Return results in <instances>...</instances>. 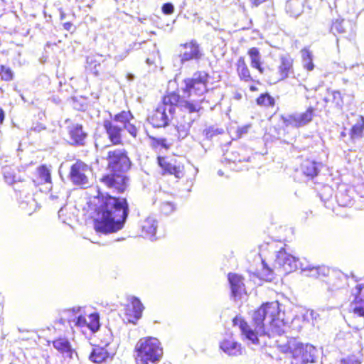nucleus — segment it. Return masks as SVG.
Masks as SVG:
<instances>
[{
  "mask_svg": "<svg viewBox=\"0 0 364 364\" xmlns=\"http://www.w3.org/2000/svg\"><path fill=\"white\" fill-rule=\"evenodd\" d=\"M280 310L278 302L262 304L252 314L253 330L244 320L235 317L232 322L238 325L241 333L253 344H259L258 336H267L274 339V343L279 350L284 353L291 354L292 364H306L316 362L318 352L311 344H304L295 338L284 335L289 326L279 318Z\"/></svg>",
  "mask_w": 364,
  "mask_h": 364,
  "instance_id": "1",
  "label": "nucleus"
},
{
  "mask_svg": "<svg viewBox=\"0 0 364 364\" xmlns=\"http://www.w3.org/2000/svg\"><path fill=\"white\" fill-rule=\"evenodd\" d=\"M95 230L97 232L107 235L117 232L124 228L129 208L125 198L99 191L95 204Z\"/></svg>",
  "mask_w": 364,
  "mask_h": 364,
  "instance_id": "2",
  "label": "nucleus"
},
{
  "mask_svg": "<svg viewBox=\"0 0 364 364\" xmlns=\"http://www.w3.org/2000/svg\"><path fill=\"white\" fill-rule=\"evenodd\" d=\"M207 81L208 74L205 72H197L193 74L192 77L183 80L181 87L183 99L180 97L177 106L178 105L181 111L187 113V114H185L186 119L195 122L200 118V112L203 109L201 104L204 99L190 100L186 98H189L192 92L198 96L203 95L207 91Z\"/></svg>",
  "mask_w": 364,
  "mask_h": 364,
  "instance_id": "3",
  "label": "nucleus"
},
{
  "mask_svg": "<svg viewBox=\"0 0 364 364\" xmlns=\"http://www.w3.org/2000/svg\"><path fill=\"white\" fill-rule=\"evenodd\" d=\"M136 364H158L164 354L160 341L154 337L142 338L135 346Z\"/></svg>",
  "mask_w": 364,
  "mask_h": 364,
  "instance_id": "4",
  "label": "nucleus"
},
{
  "mask_svg": "<svg viewBox=\"0 0 364 364\" xmlns=\"http://www.w3.org/2000/svg\"><path fill=\"white\" fill-rule=\"evenodd\" d=\"M180 95L172 92L163 97L162 104L159 105L148 120L154 127H167L176 112V107L179 102Z\"/></svg>",
  "mask_w": 364,
  "mask_h": 364,
  "instance_id": "5",
  "label": "nucleus"
},
{
  "mask_svg": "<svg viewBox=\"0 0 364 364\" xmlns=\"http://www.w3.org/2000/svg\"><path fill=\"white\" fill-rule=\"evenodd\" d=\"M105 159L107 161V169L111 172L126 174L131 168L132 161L124 149L108 151Z\"/></svg>",
  "mask_w": 364,
  "mask_h": 364,
  "instance_id": "6",
  "label": "nucleus"
},
{
  "mask_svg": "<svg viewBox=\"0 0 364 364\" xmlns=\"http://www.w3.org/2000/svg\"><path fill=\"white\" fill-rule=\"evenodd\" d=\"M129 181L127 175L111 171L100 178L101 183L113 194L124 193L129 186Z\"/></svg>",
  "mask_w": 364,
  "mask_h": 364,
  "instance_id": "7",
  "label": "nucleus"
},
{
  "mask_svg": "<svg viewBox=\"0 0 364 364\" xmlns=\"http://www.w3.org/2000/svg\"><path fill=\"white\" fill-rule=\"evenodd\" d=\"M180 46L181 50L180 54L174 59V66H177L176 62H178V65L190 61L198 63L203 55V50L196 40H191Z\"/></svg>",
  "mask_w": 364,
  "mask_h": 364,
  "instance_id": "8",
  "label": "nucleus"
},
{
  "mask_svg": "<svg viewBox=\"0 0 364 364\" xmlns=\"http://www.w3.org/2000/svg\"><path fill=\"white\" fill-rule=\"evenodd\" d=\"M91 171L90 166L77 160L71 166L68 178L73 184L87 188L90 186L88 175Z\"/></svg>",
  "mask_w": 364,
  "mask_h": 364,
  "instance_id": "9",
  "label": "nucleus"
},
{
  "mask_svg": "<svg viewBox=\"0 0 364 364\" xmlns=\"http://www.w3.org/2000/svg\"><path fill=\"white\" fill-rule=\"evenodd\" d=\"M314 111V107H309L304 112L282 116V119L286 127L299 128L307 125L312 121Z\"/></svg>",
  "mask_w": 364,
  "mask_h": 364,
  "instance_id": "10",
  "label": "nucleus"
},
{
  "mask_svg": "<svg viewBox=\"0 0 364 364\" xmlns=\"http://www.w3.org/2000/svg\"><path fill=\"white\" fill-rule=\"evenodd\" d=\"M275 262L282 266L287 272L301 269V263L297 258L288 254L284 249H281L277 254Z\"/></svg>",
  "mask_w": 364,
  "mask_h": 364,
  "instance_id": "11",
  "label": "nucleus"
},
{
  "mask_svg": "<svg viewBox=\"0 0 364 364\" xmlns=\"http://www.w3.org/2000/svg\"><path fill=\"white\" fill-rule=\"evenodd\" d=\"M80 311V307L64 310L59 320L60 323L64 325L68 321L71 326L72 323L77 327L87 326V323L85 318L82 315L77 316Z\"/></svg>",
  "mask_w": 364,
  "mask_h": 364,
  "instance_id": "12",
  "label": "nucleus"
},
{
  "mask_svg": "<svg viewBox=\"0 0 364 364\" xmlns=\"http://www.w3.org/2000/svg\"><path fill=\"white\" fill-rule=\"evenodd\" d=\"M364 284H357L353 289V295L355 297V304L351 306L354 316L360 318L364 321V299L362 296V290Z\"/></svg>",
  "mask_w": 364,
  "mask_h": 364,
  "instance_id": "13",
  "label": "nucleus"
},
{
  "mask_svg": "<svg viewBox=\"0 0 364 364\" xmlns=\"http://www.w3.org/2000/svg\"><path fill=\"white\" fill-rule=\"evenodd\" d=\"M103 127L112 144H122V128L121 127L114 124L113 122L109 119H105L103 122Z\"/></svg>",
  "mask_w": 364,
  "mask_h": 364,
  "instance_id": "14",
  "label": "nucleus"
},
{
  "mask_svg": "<svg viewBox=\"0 0 364 364\" xmlns=\"http://www.w3.org/2000/svg\"><path fill=\"white\" fill-rule=\"evenodd\" d=\"M70 139V144L75 146H83L87 134L83 131V127L79 124H73L68 127Z\"/></svg>",
  "mask_w": 364,
  "mask_h": 364,
  "instance_id": "15",
  "label": "nucleus"
},
{
  "mask_svg": "<svg viewBox=\"0 0 364 364\" xmlns=\"http://www.w3.org/2000/svg\"><path fill=\"white\" fill-rule=\"evenodd\" d=\"M3 174L5 178V181L9 184L15 183L16 187H14V190L16 191H19V198L23 199V198L26 199L25 200H22V202L26 203V204H30L31 202H35V200L32 198V196L26 191L25 188L22 190H18L20 188L18 183H16L15 176L11 171V168L9 167H5L3 168Z\"/></svg>",
  "mask_w": 364,
  "mask_h": 364,
  "instance_id": "16",
  "label": "nucleus"
},
{
  "mask_svg": "<svg viewBox=\"0 0 364 364\" xmlns=\"http://www.w3.org/2000/svg\"><path fill=\"white\" fill-rule=\"evenodd\" d=\"M158 164L164 171V173L173 174L178 178H181L183 175V167L180 165H177L176 161L172 163L169 161L167 158L159 156Z\"/></svg>",
  "mask_w": 364,
  "mask_h": 364,
  "instance_id": "17",
  "label": "nucleus"
},
{
  "mask_svg": "<svg viewBox=\"0 0 364 364\" xmlns=\"http://www.w3.org/2000/svg\"><path fill=\"white\" fill-rule=\"evenodd\" d=\"M157 227L156 220L154 217H148L141 223L142 237L151 241L157 240L156 236Z\"/></svg>",
  "mask_w": 364,
  "mask_h": 364,
  "instance_id": "18",
  "label": "nucleus"
},
{
  "mask_svg": "<svg viewBox=\"0 0 364 364\" xmlns=\"http://www.w3.org/2000/svg\"><path fill=\"white\" fill-rule=\"evenodd\" d=\"M322 164L311 160H306L301 165V172L308 179H313L318 176Z\"/></svg>",
  "mask_w": 364,
  "mask_h": 364,
  "instance_id": "19",
  "label": "nucleus"
},
{
  "mask_svg": "<svg viewBox=\"0 0 364 364\" xmlns=\"http://www.w3.org/2000/svg\"><path fill=\"white\" fill-rule=\"evenodd\" d=\"M302 272H306V276L314 278L322 279L326 277L330 274V269L326 266H312L310 264H301Z\"/></svg>",
  "mask_w": 364,
  "mask_h": 364,
  "instance_id": "20",
  "label": "nucleus"
},
{
  "mask_svg": "<svg viewBox=\"0 0 364 364\" xmlns=\"http://www.w3.org/2000/svg\"><path fill=\"white\" fill-rule=\"evenodd\" d=\"M53 346L64 357L73 358L75 350L72 348L70 342L66 338H58L53 341Z\"/></svg>",
  "mask_w": 364,
  "mask_h": 364,
  "instance_id": "21",
  "label": "nucleus"
},
{
  "mask_svg": "<svg viewBox=\"0 0 364 364\" xmlns=\"http://www.w3.org/2000/svg\"><path fill=\"white\" fill-rule=\"evenodd\" d=\"M220 349L229 355H239L242 354L241 345L232 338H225L220 343Z\"/></svg>",
  "mask_w": 364,
  "mask_h": 364,
  "instance_id": "22",
  "label": "nucleus"
},
{
  "mask_svg": "<svg viewBox=\"0 0 364 364\" xmlns=\"http://www.w3.org/2000/svg\"><path fill=\"white\" fill-rule=\"evenodd\" d=\"M228 282L230 285L232 296L235 298L240 296L244 289L242 277L235 273H229Z\"/></svg>",
  "mask_w": 364,
  "mask_h": 364,
  "instance_id": "23",
  "label": "nucleus"
},
{
  "mask_svg": "<svg viewBox=\"0 0 364 364\" xmlns=\"http://www.w3.org/2000/svg\"><path fill=\"white\" fill-rule=\"evenodd\" d=\"M281 63L279 66V80H282L289 76L292 70V60L288 56L282 55L281 57Z\"/></svg>",
  "mask_w": 364,
  "mask_h": 364,
  "instance_id": "24",
  "label": "nucleus"
},
{
  "mask_svg": "<svg viewBox=\"0 0 364 364\" xmlns=\"http://www.w3.org/2000/svg\"><path fill=\"white\" fill-rule=\"evenodd\" d=\"M285 8L291 16L297 18L303 12L304 2L301 0H289L286 3Z\"/></svg>",
  "mask_w": 364,
  "mask_h": 364,
  "instance_id": "25",
  "label": "nucleus"
},
{
  "mask_svg": "<svg viewBox=\"0 0 364 364\" xmlns=\"http://www.w3.org/2000/svg\"><path fill=\"white\" fill-rule=\"evenodd\" d=\"M364 132V117L360 116L356 123L350 130V139L353 142L363 138Z\"/></svg>",
  "mask_w": 364,
  "mask_h": 364,
  "instance_id": "26",
  "label": "nucleus"
},
{
  "mask_svg": "<svg viewBox=\"0 0 364 364\" xmlns=\"http://www.w3.org/2000/svg\"><path fill=\"white\" fill-rule=\"evenodd\" d=\"M193 122L194 121L192 119H186V115L183 114L182 120L178 122L176 125L178 138L184 139L188 135L190 129Z\"/></svg>",
  "mask_w": 364,
  "mask_h": 364,
  "instance_id": "27",
  "label": "nucleus"
},
{
  "mask_svg": "<svg viewBox=\"0 0 364 364\" xmlns=\"http://www.w3.org/2000/svg\"><path fill=\"white\" fill-rule=\"evenodd\" d=\"M109 357V353L103 348L96 347L93 348L90 355L89 359L95 363H102L105 361Z\"/></svg>",
  "mask_w": 364,
  "mask_h": 364,
  "instance_id": "28",
  "label": "nucleus"
},
{
  "mask_svg": "<svg viewBox=\"0 0 364 364\" xmlns=\"http://www.w3.org/2000/svg\"><path fill=\"white\" fill-rule=\"evenodd\" d=\"M349 190H339L336 193L337 203L340 206L348 207L353 204V198Z\"/></svg>",
  "mask_w": 364,
  "mask_h": 364,
  "instance_id": "29",
  "label": "nucleus"
},
{
  "mask_svg": "<svg viewBox=\"0 0 364 364\" xmlns=\"http://www.w3.org/2000/svg\"><path fill=\"white\" fill-rule=\"evenodd\" d=\"M132 306L134 311V316L133 319H129V322L136 324V321L141 318L144 307L141 301L136 297L132 298Z\"/></svg>",
  "mask_w": 364,
  "mask_h": 364,
  "instance_id": "30",
  "label": "nucleus"
},
{
  "mask_svg": "<svg viewBox=\"0 0 364 364\" xmlns=\"http://www.w3.org/2000/svg\"><path fill=\"white\" fill-rule=\"evenodd\" d=\"M248 55L251 59V66L259 70L260 73H264V68L261 67L260 63V54L259 51L257 48H251L248 50Z\"/></svg>",
  "mask_w": 364,
  "mask_h": 364,
  "instance_id": "31",
  "label": "nucleus"
},
{
  "mask_svg": "<svg viewBox=\"0 0 364 364\" xmlns=\"http://www.w3.org/2000/svg\"><path fill=\"white\" fill-rule=\"evenodd\" d=\"M237 72L241 79L250 81L251 75L243 58H240L237 62Z\"/></svg>",
  "mask_w": 364,
  "mask_h": 364,
  "instance_id": "32",
  "label": "nucleus"
},
{
  "mask_svg": "<svg viewBox=\"0 0 364 364\" xmlns=\"http://www.w3.org/2000/svg\"><path fill=\"white\" fill-rule=\"evenodd\" d=\"M37 173L42 183H51L50 172L46 166H39L37 169Z\"/></svg>",
  "mask_w": 364,
  "mask_h": 364,
  "instance_id": "33",
  "label": "nucleus"
},
{
  "mask_svg": "<svg viewBox=\"0 0 364 364\" xmlns=\"http://www.w3.org/2000/svg\"><path fill=\"white\" fill-rule=\"evenodd\" d=\"M330 94L331 97V103L335 105L338 109H342L343 106V95L339 91L331 90Z\"/></svg>",
  "mask_w": 364,
  "mask_h": 364,
  "instance_id": "34",
  "label": "nucleus"
},
{
  "mask_svg": "<svg viewBox=\"0 0 364 364\" xmlns=\"http://www.w3.org/2000/svg\"><path fill=\"white\" fill-rule=\"evenodd\" d=\"M133 119L132 114L128 111H122L121 112L115 114L113 117L114 122L123 124V126Z\"/></svg>",
  "mask_w": 364,
  "mask_h": 364,
  "instance_id": "35",
  "label": "nucleus"
},
{
  "mask_svg": "<svg viewBox=\"0 0 364 364\" xmlns=\"http://www.w3.org/2000/svg\"><path fill=\"white\" fill-rule=\"evenodd\" d=\"M257 103L259 105L273 106L274 105V99L269 94H262L257 99Z\"/></svg>",
  "mask_w": 364,
  "mask_h": 364,
  "instance_id": "36",
  "label": "nucleus"
},
{
  "mask_svg": "<svg viewBox=\"0 0 364 364\" xmlns=\"http://www.w3.org/2000/svg\"><path fill=\"white\" fill-rule=\"evenodd\" d=\"M344 20L343 19H336L334 21L331 26V31L334 34L337 33H343L346 32V27L344 26Z\"/></svg>",
  "mask_w": 364,
  "mask_h": 364,
  "instance_id": "37",
  "label": "nucleus"
},
{
  "mask_svg": "<svg viewBox=\"0 0 364 364\" xmlns=\"http://www.w3.org/2000/svg\"><path fill=\"white\" fill-rule=\"evenodd\" d=\"M304 67L308 70H312L314 65L312 62L311 55L309 51H302Z\"/></svg>",
  "mask_w": 364,
  "mask_h": 364,
  "instance_id": "38",
  "label": "nucleus"
},
{
  "mask_svg": "<svg viewBox=\"0 0 364 364\" xmlns=\"http://www.w3.org/2000/svg\"><path fill=\"white\" fill-rule=\"evenodd\" d=\"M151 139V144L154 148L163 147L168 149V146L166 144V139L165 138H157L154 136H149Z\"/></svg>",
  "mask_w": 364,
  "mask_h": 364,
  "instance_id": "39",
  "label": "nucleus"
},
{
  "mask_svg": "<svg viewBox=\"0 0 364 364\" xmlns=\"http://www.w3.org/2000/svg\"><path fill=\"white\" fill-rule=\"evenodd\" d=\"M0 75L3 80L10 81L13 79L12 70L6 66L2 65L1 67Z\"/></svg>",
  "mask_w": 364,
  "mask_h": 364,
  "instance_id": "40",
  "label": "nucleus"
},
{
  "mask_svg": "<svg viewBox=\"0 0 364 364\" xmlns=\"http://www.w3.org/2000/svg\"><path fill=\"white\" fill-rule=\"evenodd\" d=\"M91 321L87 323V326L92 331L96 332L100 328L99 317L97 314H92L90 316Z\"/></svg>",
  "mask_w": 364,
  "mask_h": 364,
  "instance_id": "41",
  "label": "nucleus"
},
{
  "mask_svg": "<svg viewBox=\"0 0 364 364\" xmlns=\"http://www.w3.org/2000/svg\"><path fill=\"white\" fill-rule=\"evenodd\" d=\"M160 210L163 214L168 215L174 210V207L173 203L166 201L161 204Z\"/></svg>",
  "mask_w": 364,
  "mask_h": 364,
  "instance_id": "42",
  "label": "nucleus"
},
{
  "mask_svg": "<svg viewBox=\"0 0 364 364\" xmlns=\"http://www.w3.org/2000/svg\"><path fill=\"white\" fill-rule=\"evenodd\" d=\"M203 135L208 139H211L214 136L218 134L220 132H218V128H215L214 127H209L208 128L203 130Z\"/></svg>",
  "mask_w": 364,
  "mask_h": 364,
  "instance_id": "43",
  "label": "nucleus"
},
{
  "mask_svg": "<svg viewBox=\"0 0 364 364\" xmlns=\"http://www.w3.org/2000/svg\"><path fill=\"white\" fill-rule=\"evenodd\" d=\"M225 159L232 163L242 162L245 160V158H242L237 152H232L231 153V155H227Z\"/></svg>",
  "mask_w": 364,
  "mask_h": 364,
  "instance_id": "44",
  "label": "nucleus"
},
{
  "mask_svg": "<svg viewBox=\"0 0 364 364\" xmlns=\"http://www.w3.org/2000/svg\"><path fill=\"white\" fill-rule=\"evenodd\" d=\"M263 269L262 273V278L267 281H270L272 279V270L267 267V265L263 262Z\"/></svg>",
  "mask_w": 364,
  "mask_h": 364,
  "instance_id": "45",
  "label": "nucleus"
},
{
  "mask_svg": "<svg viewBox=\"0 0 364 364\" xmlns=\"http://www.w3.org/2000/svg\"><path fill=\"white\" fill-rule=\"evenodd\" d=\"M124 128L134 137H136L138 133V129L135 125L132 124L130 121L124 125Z\"/></svg>",
  "mask_w": 364,
  "mask_h": 364,
  "instance_id": "46",
  "label": "nucleus"
},
{
  "mask_svg": "<svg viewBox=\"0 0 364 364\" xmlns=\"http://www.w3.org/2000/svg\"><path fill=\"white\" fill-rule=\"evenodd\" d=\"M174 6L172 3H170V2H167V3H165L163 4L162 7H161V10H162V12L165 14V15H171L173 13L174 11Z\"/></svg>",
  "mask_w": 364,
  "mask_h": 364,
  "instance_id": "47",
  "label": "nucleus"
},
{
  "mask_svg": "<svg viewBox=\"0 0 364 364\" xmlns=\"http://www.w3.org/2000/svg\"><path fill=\"white\" fill-rule=\"evenodd\" d=\"M340 364H360V362L355 357H348L341 359Z\"/></svg>",
  "mask_w": 364,
  "mask_h": 364,
  "instance_id": "48",
  "label": "nucleus"
},
{
  "mask_svg": "<svg viewBox=\"0 0 364 364\" xmlns=\"http://www.w3.org/2000/svg\"><path fill=\"white\" fill-rule=\"evenodd\" d=\"M249 129H250L249 125L244 126V127L238 129L237 132H238L239 136H241L242 134L247 133Z\"/></svg>",
  "mask_w": 364,
  "mask_h": 364,
  "instance_id": "49",
  "label": "nucleus"
},
{
  "mask_svg": "<svg viewBox=\"0 0 364 364\" xmlns=\"http://www.w3.org/2000/svg\"><path fill=\"white\" fill-rule=\"evenodd\" d=\"M251 4L255 6V7H257L258 6H259L261 4L267 1V0H250Z\"/></svg>",
  "mask_w": 364,
  "mask_h": 364,
  "instance_id": "50",
  "label": "nucleus"
},
{
  "mask_svg": "<svg viewBox=\"0 0 364 364\" xmlns=\"http://www.w3.org/2000/svg\"><path fill=\"white\" fill-rule=\"evenodd\" d=\"M323 101L326 102V104L331 103V97L330 94V90H327V95L324 97Z\"/></svg>",
  "mask_w": 364,
  "mask_h": 364,
  "instance_id": "51",
  "label": "nucleus"
},
{
  "mask_svg": "<svg viewBox=\"0 0 364 364\" xmlns=\"http://www.w3.org/2000/svg\"><path fill=\"white\" fill-rule=\"evenodd\" d=\"M73 27V23L70 22H66L63 24V28L66 31H70Z\"/></svg>",
  "mask_w": 364,
  "mask_h": 364,
  "instance_id": "52",
  "label": "nucleus"
},
{
  "mask_svg": "<svg viewBox=\"0 0 364 364\" xmlns=\"http://www.w3.org/2000/svg\"><path fill=\"white\" fill-rule=\"evenodd\" d=\"M5 114L4 110L1 108L0 109V123L1 124L4 119Z\"/></svg>",
  "mask_w": 364,
  "mask_h": 364,
  "instance_id": "53",
  "label": "nucleus"
},
{
  "mask_svg": "<svg viewBox=\"0 0 364 364\" xmlns=\"http://www.w3.org/2000/svg\"><path fill=\"white\" fill-rule=\"evenodd\" d=\"M135 78V76L132 74V73H128L127 75V79L129 80V81H133Z\"/></svg>",
  "mask_w": 364,
  "mask_h": 364,
  "instance_id": "54",
  "label": "nucleus"
},
{
  "mask_svg": "<svg viewBox=\"0 0 364 364\" xmlns=\"http://www.w3.org/2000/svg\"><path fill=\"white\" fill-rule=\"evenodd\" d=\"M342 287H343V286H342V285H338V286H336V287H334V285H333V286L332 287V288H330V287H329V288H328V289H329L330 291H333L334 289H341Z\"/></svg>",
  "mask_w": 364,
  "mask_h": 364,
  "instance_id": "55",
  "label": "nucleus"
},
{
  "mask_svg": "<svg viewBox=\"0 0 364 364\" xmlns=\"http://www.w3.org/2000/svg\"><path fill=\"white\" fill-rule=\"evenodd\" d=\"M60 19L63 20L65 18V14L63 11L60 10Z\"/></svg>",
  "mask_w": 364,
  "mask_h": 364,
  "instance_id": "56",
  "label": "nucleus"
},
{
  "mask_svg": "<svg viewBox=\"0 0 364 364\" xmlns=\"http://www.w3.org/2000/svg\"><path fill=\"white\" fill-rule=\"evenodd\" d=\"M347 136V134L345 132H342L340 134V137L341 139H343L344 137H346Z\"/></svg>",
  "mask_w": 364,
  "mask_h": 364,
  "instance_id": "57",
  "label": "nucleus"
},
{
  "mask_svg": "<svg viewBox=\"0 0 364 364\" xmlns=\"http://www.w3.org/2000/svg\"><path fill=\"white\" fill-rule=\"evenodd\" d=\"M126 56H127V53H126L124 56H122V55H119V56H117V58H118V60H123V58H124V57H126Z\"/></svg>",
  "mask_w": 364,
  "mask_h": 364,
  "instance_id": "58",
  "label": "nucleus"
},
{
  "mask_svg": "<svg viewBox=\"0 0 364 364\" xmlns=\"http://www.w3.org/2000/svg\"><path fill=\"white\" fill-rule=\"evenodd\" d=\"M63 208H61L59 210V211H58V215H59V216H60V215L63 213Z\"/></svg>",
  "mask_w": 364,
  "mask_h": 364,
  "instance_id": "59",
  "label": "nucleus"
},
{
  "mask_svg": "<svg viewBox=\"0 0 364 364\" xmlns=\"http://www.w3.org/2000/svg\"><path fill=\"white\" fill-rule=\"evenodd\" d=\"M218 173L219 176H223V171L221 170H219L218 171Z\"/></svg>",
  "mask_w": 364,
  "mask_h": 364,
  "instance_id": "60",
  "label": "nucleus"
},
{
  "mask_svg": "<svg viewBox=\"0 0 364 364\" xmlns=\"http://www.w3.org/2000/svg\"><path fill=\"white\" fill-rule=\"evenodd\" d=\"M310 314H311V316L312 318H314V314H315V313L314 312V311H311V313H310Z\"/></svg>",
  "mask_w": 364,
  "mask_h": 364,
  "instance_id": "61",
  "label": "nucleus"
},
{
  "mask_svg": "<svg viewBox=\"0 0 364 364\" xmlns=\"http://www.w3.org/2000/svg\"><path fill=\"white\" fill-rule=\"evenodd\" d=\"M146 63H147L148 64H150V63H151L150 60H149V58H147V59H146Z\"/></svg>",
  "mask_w": 364,
  "mask_h": 364,
  "instance_id": "62",
  "label": "nucleus"
}]
</instances>
